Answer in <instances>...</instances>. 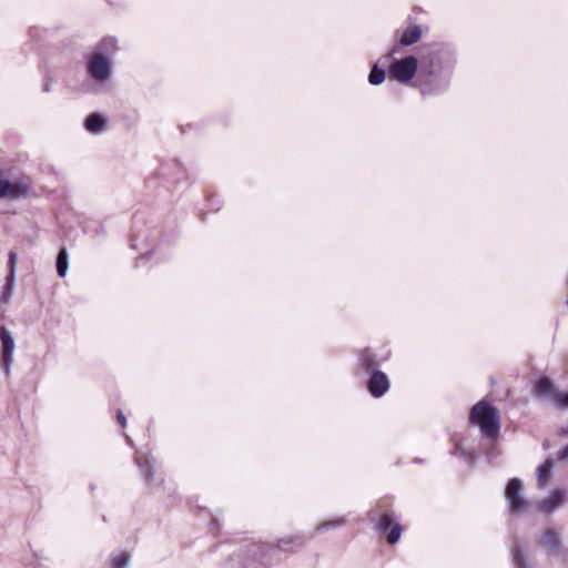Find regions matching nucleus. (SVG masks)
Instances as JSON below:
<instances>
[{
  "label": "nucleus",
  "instance_id": "1",
  "mask_svg": "<svg viewBox=\"0 0 568 568\" xmlns=\"http://www.w3.org/2000/svg\"><path fill=\"white\" fill-rule=\"evenodd\" d=\"M470 422L476 423L487 437H496L499 433V412L484 400L477 403L470 412Z\"/></svg>",
  "mask_w": 568,
  "mask_h": 568
},
{
  "label": "nucleus",
  "instance_id": "2",
  "mask_svg": "<svg viewBox=\"0 0 568 568\" xmlns=\"http://www.w3.org/2000/svg\"><path fill=\"white\" fill-rule=\"evenodd\" d=\"M538 545L546 551L548 557L559 561H565L568 557V550L561 541V534L554 528H546L542 531Z\"/></svg>",
  "mask_w": 568,
  "mask_h": 568
},
{
  "label": "nucleus",
  "instance_id": "3",
  "mask_svg": "<svg viewBox=\"0 0 568 568\" xmlns=\"http://www.w3.org/2000/svg\"><path fill=\"white\" fill-rule=\"evenodd\" d=\"M523 483L518 478L510 479L505 489V497L513 514L523 513L528 507V503L523 497Z\"/></svg>",
  "mask_w": 568,
  "mask_h": 568
},
{
  "label": "nucleus",
  "instance_id": "4",
  "mask_svg": "<svg viewBox=\"0 0 568 568\" xmlns=\"http://www.w3.org/2000/svg\"><path fill=\"white\" fill-rule=\"evenodd\" d=\"M0 342H1V367L7 376L10 375L11 365L13 363L14 353V338L12 333L6 327L0 326Z\"/></svg>",
  "mask_w": 568,
  "mask_h": 568
},
{
  "label": "nucleus",
  "instance_id": "5",
  "mask_svg": "<svg viewBox=\"0 0 568 568\" xmlns=\"http://www.w3.org/2000/svg\"><path fill=\"white\" fill-rule=\"evenodd\" d=\"M417 71V59L407 57L396 61L390 69V75L400 82L410 81Z\"/></svg>",
  "mask_w": 568,
  "mask_h": 568
},
{
  "label": "nucleus",
  "instance_id": "6",
  "mask_svg": "<svg viewBox=\"0 0 568 568\" xmlns=\"http://www.w3.org/2000/svg\"><path fill=\"white\" fill-rule=\"evenodd\" d=\"M567 500V491L565 489L555 490L548 498L538 504V508L546 513L552 514L562 507Z\"/></svg>",
  "mask_w": 568,
  "mask_h": 568
},
{
  "label": "nucleus",
  "instance_id": "7",
  "mask_svg": "<svg viewBox=\"0 0 568 568\" xmlns=\"http://www.w3.org/2000/svg\"><path fill=\"white\" fill-rule=\"evenodd\" d=\"M536 395L552 402L555 405L559 398V390L555 388L551 381L542 377L538 381L535 387Z\"/></svg>",
  "mask_w": 568,
  "mask_h": 568
},
{
  "label": "nucleus",
  "instance_id": "8",
  "mask_svg": "<svg viewBox=\"0 0 568 568\" xmlns=\"http://www.w3.org/2000/svg\"><path fill=\"white\" fill-rule=\"evenodd\" d=\"M90 73L98 80H104L109 75V62L102 54H94L89 64Z\"/></svg>",
  "mask_w": 568,
  "mask_h": 568
},
{
  "label": "nucleus",
  "instance_id": "9",
  "mask_svg": "<svg viewBox=\"0 0 568 568\" xmlns=\"http://www.w3.org/2000/svg\"><path fill=\"white\" fill-rule=\"evenodd\" d=\"M389 387L388 379L385 374L376 372L369 379L368 389L375 397L384 395Z\"/></svg>",
  "mask_w": 568,
  "mask_h": 568
},
{
  "label": "nucleus",
  "instance_id": "10",
  "mask_svg": "<svg viewBox=\"0 0 568 568\" xmlns=\"http://www.w3.org/2000/svg\"><path fill=\"white\" fill-rule=\"evenodd\" d=\"M552 462L547 460L540 465L537 469L538 485L545 487L551 478L552 474Z\"/></svg>",
  "mask_w": 568,
  "mask_h": 568
},
{
  "label": "nucleus",
  "instance_id": "11",
  "mask_svg": "<svg viewBox=\"0 0 568 568\" xmlns=\"http://www.w3.org/2000/svg\"><path fill=\"white\" fill-rule=\"evenodd\" d=\"M420 36L422 30L418 26L409 27L404 31L399 42L403 45H410L416 43L420 39Z\"/></svg>",
  "mask_w": 568,
  "mask_h": 568
},
{
  "label": "nucleus",
  "instance_id": "12",
  "mask_svg": "<svg viewBox=\"0 0 568 568\" xmlns=\"http://www.w3.org/2000/svg\"><path fill=\"white\" fill-rule=\"evenodd\" d=\"M105 121L98 114L93 113L85 120V128L93 133H99L104 129Z\"/></svg>",
  "mask_w": 568,
  "mask_h": 568
},
{
  "label": "nucleus",
  "instance_id": "13",
  "mask_svg": "<svg viewBox=\"0 0 568 568\" xmlns=\"http://www.w3.org/2000/svg\"><path fill=\"white\" fill-rule=\"evenodd\" d=\"M16 276L7 275L6 285L0 296V303L8 304L14 293Z\"/></svg>",
  "mask_w": 568,
  "mask_h": 568
},
{
  "label": "nucleus",
  "instance_id": "14",
  "mask_svg": "<svg viewBox=\"0 0 568 568\" xmlns=\"http://www.w3.org/2000/svg\"><path fill=\"white\" fill-rule=\"evenodd\" d=\"M67 270H68V255H67V251L64 248H62L57 256V272L61 277H63L67 274Z\"/></svg>",
  "mask_w": 568,
  "mask_h": 568
},
{
  "label": "nucleus",
  "instance_id": "15",
  "mask_svg": "<svg viewBox=\"0 0 568 568\" xmlns=\"http://www.w3.org/2000/svg\"><path fill=\"white\" fill-rule=\"evenodd\" d=\"M511 555H513V561H514V565L516 566V568H528V560L526 558V556L524 555V552L515 547L513 550H511Z\"/></svg>",
  "mask_w": 568,
  "mask_h": 568
},
{
  "label": "nucleus",
  "instance_id": "16",
  "mask_svg": "<svg viewBox=\"0 0 568 568\" xmlns=\"http://www.w3.org/2000/svg\"><path fill=\"white\" fill-rule=\"evenodd\" d=\"M369 83L373 85H378L383 83L385 80V71L382 69H378L377 65H374L372 69L369 77H368Z\"/></svg>",
  "mask_w": 568,
  "mask_h": 568
},
{
  "label": "nucleus",
  "instance_id": "17",
  "mask_svg": "<svg viewBox=\"0 0 568 568\" xmlns=\"http://www.w3.org/2000/svg\"><path fill=\"white\" fill-rule=\"evenodd\" d=\"M402 532V526L398 524H395L392 526L390 531L387 534V541L389 544H396L400 538Z\"/></svg>",
  "mask_w": 568,
  "mask_h": 568
},
{
  "label": "nucleus",
  "instance_id": "18",
  "mask_svg": "<svg viewBox=\"0 0 568 568\" xmlns=\"http://www.w3.org/2000/svg\"><path fill=\"white\" fill-rule=\"evenodd\" d=\"M130 556L128 554H121L115 557L112 561V568H125L129 564Z\"/></svg>",
  "mask_w": 568,
  "mask_h": 568
},
{
  "label": "nucleus",
  "instance_id": "19",
  "mask_svg": "<svg viewBox=\"0 0 568 568\" xmlns=\"http://www.w3.org/2000/svg\"><path fill=\"white\" fill-rule=\"evenodd\" d=\"M17 263H18V254L13 251L9 253V260H8V275H14L16 276V270H17Z\"/></svg>",
  "mask_w": 568,
  "mask_h": 568
},
{
  "label": "nucleus",
  "instance_id": "20",
  "mask_svg": "<svg viewBox=\"0 0 568 568\" xmlns=\"http://www.w3.org/2000/svg\"><path fill=\"white\" fill-rule=\"evenodd\" d=\"M394 519L392 517V515L389 514H385L379 523L377 524V529L379 531H385L388 527H390V525L393 524Z\"/></svg>",
  "mask_w": 568,
  "mask_h": 568
},
{
  "label": "nucleus",
  "instance_id": "21",
  "mask_svg": "<svg viewBox=\"0 0 568 568\" xmlns=\"http://www.w3.org/2000/svg\"><path fill=\"white\" fill-rule=\"evenodd\" d=\"M556 406L560 407V408L568 407V393L567 394L559 393V398L557 400Z\"/></svg>",
  "mask_w": 568,
  "mask_h": 568
},
{
  "label": "nucleus",
  "instance_id": "22",
  "mask_svg": "<svg viewBox=\"0 0 568 568\" xmlns=\"http://www.w3.org/2000/svg\"><path fill=\"white\" fill-rule=\"evenodd\" d=\"M558 458L562 460L568 459V445L558 452Z\"/></svg>",
  "mask_w": 568,
  "mask_h": 568
},
{
  "label": "nucleus",
  "instance_id": "23",
  "mask_svg": "<svg viewBox=\"0 0 568 568\" xmlns=\"http://www.w3.org/2000/svg\"><path fill=\"white\" fill-rule=\"evenodd\" d=\"M118 422L121 424L122 427L126 425V419L122 413V410H118Z\"/></svg>",
  "mask_w": 568,
  "mask_h": 568
},
{
  "label": "nucleus",
  "instance_id": "24",
  "mask_svg": "<svg viewBox=\"0 0 568 568\" xmlns=\"http://www.w3.org/2000/svg\"><path fill=\"white\" fill-rule=\"evenodd\" d=\"M106 44H109V45H113V40H108V41L105 40V41L103 42V45H106Z\"/></svg>",
  "mask_w": 568,
  "mask_h": 568
},
{
  "label": "nucleus",
  "instance_id": "25",
  "mask_svg": "<svg viewBox=\"0 0 568 568\" xmlns=\"http://www.w3.org/2000/svg\"><path fill=\"white\" fill-rule=\"evenodd\" d=\"M561 434H562V435L568 434V429H567V430H561Z\"/></svg>",
  "mask_w": 568,
  "mask_h": 568
}]
</instances>
